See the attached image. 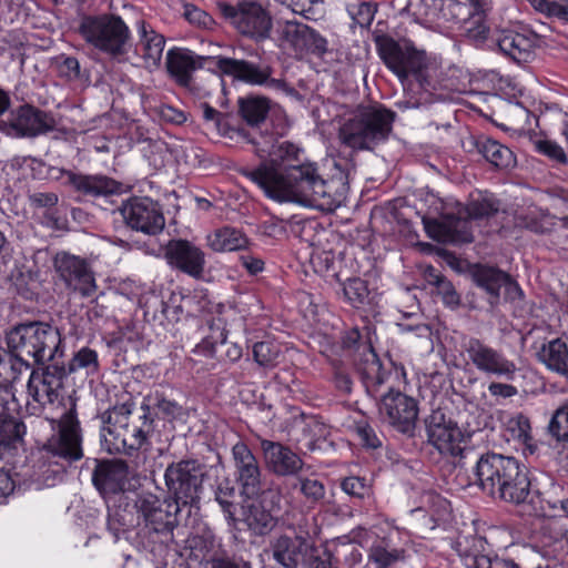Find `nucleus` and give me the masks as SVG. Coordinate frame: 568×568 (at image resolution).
<instances>
[{
  "label": "nucleus",
  "mask_w": 568,
  "mask_h": 568,
  "mask_svg": "<svg viewBox=\"0 0 568 568\" xmlns=\"http://www.w3.org/2000/svg\"><path fill=\"white\" fill-rule=\"evenodd\" d=\"M405 559V550L390 546L385 540L374 542L368 551V561L376 568H389Z\"/></svg>",
  "instance_id": "37998d69"
},
{
  "label": "nucleus",
  "mask_w": 568,
  "mask_h": 568,
  "mask_svg": "<svg viewBox=\"0 0 568 568\" xmlns=\"http://www.w3.org/2000/svg\"><path fill=\"white\" fill-rule=\"evenodd\" d=\"M293 490H298L305 501L310 505H316L325 497L326 489L324 483L314 475H307L301 471L288 485Z\"/></svg>",
  "instance_id": "ea45409f"
},
{
  "label": "nucleus",
  "mask_w": 568,
  "mask_h": 568,
  "mask_svg": "<svg viewBox=\"0 0 568 568\" xmlns=\"http://www.w3.org/2000/svg\"><path fill=\"white\" fill-rule=\"evenodd\" d=\"M530 478L528 470L519 463L516 468L507 477L506 480L500 485L499 491L496 494V498L511 504H523L530 495Z\"/></svg>",
  "instance_id": "2f4dec72"
},
{
  "label": "nucleus",
  "mask_w": 568,
  "mask_h": 568,
  "mask_svg": "<svg viewBox=\"0 0 568 568\" xmlns=\"http://www.w3.org/2000/svg\"><path fill=\"white\" fill-rule=\"evenodd\" d=\"M131 403H123L109 408L101 414V445L109 454L132 455L148 444V436L152 430V420L146 413L141 418V425L130 423L132 414Z\"/></svg>",
  "instance_id": "39448f33"
},
{
  "label": "nucleus",
  "mask_w": 568,
  "mask_h": 568,
  "mask_svg": "<svg viewBox=\"0 0 568 568\" xmlns=\"http://www.w3.org/2000/svg\"><path fill=\"white\" fill-rule=\"evenodd\" d=\"M236 497V489L230 480L224 479L217 485L215 500L222 507L227 520L232 523L235 521Z\"/></svg>",
  "instance_id": "49530a36"
},
{
  "label": "nucleus",
  "mask_w": 568,
  "mask_h": 568,
  "mask_svg": "<svg viewBox=\"0 0 568 568\" xmlns=\"http://www.w3.org/2000/svg\"><path fill=\"white\" fill-rule=\"evenodd\" d=\"M283 37L296 51L317 57L327 52V40L302 22L287 21L283 28Z\"/></svg>",
  "instance_id": "c85d7f7f"
},
{
  "label": "nucleus",
  "mask_w": 568,
  "mask_h": 568,
  "mask_svg": "<svg viewBox=\"0 0 568 568\" xmlns=\"http://www.w3.org/2000/svg\"><path fill=\"white\" fill-rule=\"evenodd\" d=\"M239 113L251 126L264 122L270 112V100L265 97L248 94L237 101Z\"/></svg>",
  "instance_id": "58836bf2"
},
{
  "label": "nucleus",
  "mask_w": 568,
  "mask_h": 568,
  "mask_svg": "<svg viewBox=\"0 0 568 568\" xmlns=\"http://www.w3.org/2000/svg\"><path fill=\"white\" fill-rule=\"evenodd\" d=\"M538 359L549 371L568 379V345L561 338L544 344L538 352Z\"/></svg>",
  "instance_id": "c9c22d12"
},
{
  "label": "nucleus",
  "mask_w": 568,
  "mask_h": 568,
  "mask_svg": "<svg viewBox=\"0 0 568 568\" xmlns=\"http://www.w3.org/2000/svg\"><path fill=\"white\" fill-rule=\"evenodd\" d=\"M57 121L51 113L30 104L19 106L10 120L0 122V131L11 138H36L53 131Z\"/></svg>",
  "instance_id": "a211bd4d"
},
{
  "label": "nucleus",
  "mask_w": 568,
  "mask_h": 568,
  "mask_svg": "<svg viewBox=\"0 0 568 568\" xmlns=\"http://www.w3.org/2000/svg\"><path fill=\"white\" fill-rule=\"evenodd\" d=\"M80 32L87 42L112 57L126 53L131 37L129 27L114 14L85 17Z\"/></svg>",
  "instance_id": "6e6552de"
},
{
  "label": "nucleus",
  "mask_w": 568,
  "mask_h": 568,
  "mask_svg": "<svg viewBox=\"0 0 568 568\" xmlns=\"http://www.w3.org/2000/svg\"><path fill=\"white\" fill-rule=\"evenodd\" d=\"M216 69L233 80L268 90L286 92L288 84L283 79L273 78V68L266 63H255L244 59L214 57Z\"/></svg>",
  "instance_id": "f8f14e48"
},
{
  "label": "nucleus",
  "mask_w": 568,
  "mask_h": 568,
  "mask_svg": "<svg viewBox=\"0 0 568 568\" xmlns=\"http://www.w3.org/2000/svg\"><path fill=\"white\" fill-rule=\"evenodd\" d=\"M282 153L284 163L277 171L264 166L263 172L256 174L264 181L261 190L267 197L325 212L339 206L343 192L334 187V180L324 178L317 162L310 160L303 148L288 145Z\"/></svg>",
  "instance_id": "f257e3e1"
},
{
  "label": "nucleus",
  "mask_w": 568,
  "mask_h": 568,
  "mask_svg": "<svg viewBox=\"0 0 568 568\" xmlns=\"http://www.w3.org/2000/svg\"><path fill=\"white\" fill-rule=\"evenodd\" d=\"M547 430L557 442H568V405H562L555 410Z\"/></svg>",
  "instance_id": "de8ad7c7"
},
{
  "label": "nucleus",
  "mask_w": 568,
  "mask_h": 568,
  "mask_svg": "<svg viewBox=\"0 0 568 568\" xmlns=\"http://www.w3.org/2000/svg\"><path fill=\"white\" fill-rule=\"evenodd\" d=\"M440 1V16L443 19L454 21L456 23H468L481 8L478 3L471 0H439Z\"/></svg>",
  "instance_id": "a19ab883"
},
{
  "label": "nucleus",
  "mask_w": 568,
  "mask_h": 568,
  "mask_svg": "<svg viewBox=\"0 0 568 568\" xmlns=\"http://www.w3.org/2000/svg\"><path fill=\"white\" fill-rule=\"evenodd\" d=\"M376 12V7L371 2H357L348 6V13L362 28L371 26Z\"/></svg>",
  "instance_id": "5fc2aeb1"
},
{
  "label": "nucleus",
  "mask_w": 568,
  "mask_h": 568,
  "mask_svg": "<svg viewBox=\"0 0 568 568\" xmlns=\"http://www.w3.org/2000/svg\"><path fill=\"white\" fill-rule=\"evenodd\" d=\"M133 526L132 517L122 514L119 509L109 513L108 516V529L113 535L114 539L118 540L120 535L126 531Z\"/></svg>",
  "instance_id": "bf43d9fd"
},
{
  "label": "nucleus",
  "mask_w": 568,
  "mask_h": 568,
  "mask_svg": "<svg viewBox=\"0 0 568 568\" xmlns=\"http://www.w3.org/2000/svg\"><path fill=\"white\" fill-rule=\"evenodd\" d=\"M11 356L17 357L20 367L30 368L36 364L61 362L62 338L57 327L43 322H27L13 326L6 336Z\"/></svg>",
  "instance_id": "7ed1b4c3"
},
{
  "label": "nucleus",
  "mask_w": 568,
  "mask_h": 568,
  "mask_svg": "<svg viewBox=\"0 0 568 568\" xmlns=\"http://www.w3.org/2000/svg\"><path fill=\"white\" fill-rule=\"evenodd\" d=\"M221 337V342L217 344L216 342L211 343V353L212 355L224 356L230 362H236L242 357V348L235 343L226 342L224 332L221 331L219 333Z\"/></svg>",
  "instance_id": "6e6d98bb"
},
{
  "label": "nucleus",
  "mask_w": 568,
  "mask_h": 568,
  "mask_svg": "<svg viewBox=\"0 0 568 568\" xmlns=\"http://www.w3.org/2000/svg\"><path fill=\"white\" fill-rule=\"evenodd\" d=\"M548 527L555 530L556 537L552 542H545L541 555L548 558H556L558 552L564 548V537L566 536L567 530L562 528L558 520L550 521Z\"/></svg>",
  "instance_id": "13d9d810"
},
{
  "label": "nucleus",
  "mask_w": 568,
  "mask_h": 568,
  "mask_svg": "<svg viewBox=\"0 0 568 568\" xmlns=\"http://www.w3.org/2000/svg\"><path fill=\"white\" fill-rule=\"evenodd\" d=\"M342 489L349 496L364 498L369 493V487L359 477H346L341 484Z\"/></svg>",
  "instance_id": "338daca9"
},
{
  "label": "nucleus",
  "mask_w": 568,
  "mask_h": 568,
  "mask_svg": "<svg viewBox=\"0 0 568 568\" xmlns=\"http://www.w3.org/2000/svg\"><path fill=\"white\" fill-rule=\"evenodd\" d=\"M239 262L241 266L245 268L250 275H257L264 271V260L260 255L248 252L246 250L242 251V253L240 254Z\"/></svg>",
  "instance_id": "69168bd1"
},
{
  "label": "nucleus",
  "mask_w": 568,
  "mask_h": 568,
  "mask_svg": "<svg viewBox=\"0 0 568 568\" xmlns=\"http://www.w3.org/2000/svg\"><path fill=\"white\" fill-rule=\"evenodd\" d=\"M343 293L354 306L365 304L369 295L367 283L358 277L347 280L343 286Z\"/></svg>",
  "instance_id": "8fccbe9b"
},
{
  "label": "nucleus",
  "mask_w": 568,
  "mask_h": 568,
  "mask_svg": "<svg viewBox=\"0 0 568 568\" xmlns=\"http://www.w3.org/2000/svg\"><path fill=\"white\" fill-rule=\"evenodd\" d=\"M232 458L242 493L248 498L256 496L262 487V469L256 456L245 443L237 442L232 447Z\"/></svg>",
  "instance_id": "4be33fe9"
},
{
  "label": "nucleus",
  "mask_w": 568,
  "mask_h": 568,
  "mask_svg": "<svg viewBox=\"0 0 568 568\" xmlns=\"http://www.w3.org/2000/svg\"><path fill=\"white\" fill-rule=\"evenodd\" d=\"M424 226L429 237L443 243H470L474 236L467 219L444 215L439 220L424 219Z\"/></svg>",
  "instance_id": "a878e982"
},
{
  "label": "nucleus",
  "mask_w": 568,
  "mask_h": 568,
  "mask_svg": "<svg viewBox=\"0 0 568 568\" xmlns=\"http://www.w3.org/2000/svg\"><path fill=\"white\" fill-rule=\"evenodd\" d=\"M206 244L217 253L244 251L250 245V239L242 230L226 225L209 233Z\"/></svg>",
  "instance_id": "72a5a7b5"
},
{
  "label": "nucleus",
  "mask_w": 568,
  "mask_h": 568,
  "mask_svg": "<svg viewBox=\"0 0 568 568\" xmlns=\"http://www.w3.org/2000/svg\"><path fill=\"white\" fill-rule=\"evenodd\" d=\"M428 442L443 455L465 459L474 454L471 448H466L465 436L452 418L442 409H435L425 419Z\"/></svg>",
  "instance_id": "4468645a"
},
{
  "label": "nucleus",
  "mask_w": 568,
  "mask_h": 568,
  "mask_svg": "<svg viewBox=\"0 0 568 568\" xmlns=\"http://www.w3.org/2000/svg\"><path fill=\"white\" fill-rule=\"evenodd\" d=\"M534 34H523L514 31L504 32L497 39L499 50L517 63H526L534 59L536 48Z\"/></svg>",
  "instance_id": "7c9ffc66"
},
{
  "label": "nucleus",
  "mask_w": 568,
  "mask_h": 568,
  "mask_svg": "<svg viewBox=\"0 0 568 568\" xmlns=\"http://www.w3.org/2000/svg\"><path fill=\"white\" fill-rule=\"evenodd\" d=\"M473 541V546L481 544V540L476 537H463L456 541V550L462 558H464L466 568H519L517 564L511 560L500 558H489L480 555L477 548H469L468 544Z\"/></svg>",
  "instance_id": "473e14b6"
},
{
  "label": "nucleus",
  "mask_w": 568,
  "mask_h": 568,
  "mask_svg": "<svg viewBox=\"0 0 568 568\" xmlns=\"http://www.w3.org/2000/svg\"><path fill=\"white\" fill-rule=\"evenodd\" d=\"M538 152L549 156L552 160L565 163L566 154L560 145L549 140H538L535 142Z\"/></svg>",
  "instance_id": "774afa93"
},
{
  "label": "nucleus",
  "mask_w": 568,
  "mask_h": 568,
  "mask_svg": "<svg viewBox=\"0 0 568 568\" xmlns=\"http://www.w3.org/2000/svg\"><path fill=\"white\" fill-rule=\"evenodd\" d=\"M261 450L267 470L277 477L294 479L310 468L297 453L280 442L262 439Z\"/></svg>",
  "instance_id": "412c9836"
},
{
  "label": "nucleus",
  "mask_w": 568,
  "mask_h": 568,
  "mask_svg": "<svg viewBox=\"0 0 568 568\" xmlns=\"http://www.w3.org/2000/svg\"><path fill=\"white\" fill-rule=\"evenodd\" d=\"M70 406L58 419V429L44 444V449L68 462L83 457L82 428L77 413V404L69 398Z\"/></svg>",
  "instance_id": "ddd939ff"
},
{
  "label": "nucleus",
  "mask_w": 568,
  "mask_h": 568,
  "mask_svg": "<svg viewBox=\"0 0 568 568\" xmlns=\"http://www.w3.org/2000/svg\"><path fill=\"white\" fill-rule=\"evenodd\" d=\"M136 31L139 36L136 51L141 53L144 65L148 69L159 68L165 47V38L144 20L136 22Z\"/></svg>",
  "instance_id": "c756f323"
},
{
  "label": "nucleus",
  "mask_w": 568,
  "mask_h": 568,
  "mask_svg": "<svg viewBox=\"0 0 568 568\" xmlns=\"http://www.w3.org/2000/svg\"><path fill=\"white\" fill-rule=\"evenodd\" d=\"M27 427L22 420L0 409V460L23 443Z\"/></svg>",
  "instance_id": "f704fd0d"
},
{
  "label": "nucleus",
  "mask_w": 568,
  "mask_h": 568,
  "mask_svg": "<svg viewBox=\"0 0 568 568\" xmlns=\"http://www.w3.org/2000/svg\"><path fill=\"white\" fill-rule=\"evenodd\" d=\"M395 116V112L382 105L359 106L344 118L338 140L353 151H373L388 140Z\"/></svg>",
  "instance_id": "20e7f679"
},
{
  "label": "nucleus",
  "mask_w": 568,
  "mask_h": 568,
  "mask_svg": "<svg viewBox=\"0 0 568 568\" xmlns=\"http://www.w3.org/2000/svg\"><path fill=\"white\" fill-rule=\"evenodd\" d=\"M304 433L311 438L310 443L307 444V448L313 450L320 447L318 443L321 440H326L327 436L329 435V429L325 424L321 422L311 420L305 425Z\"/></svg>",
  "instance_id": "e2e57ef3"
},
{
  "label": "nucleus",
  "mask_w": 568,
  "mask_h": 568,
  "mask_svg": "<svg viewBox=\"0 0 568 568\" xmlns=\"http://www.w3.org/2000/svg\"><path fill=\"white\" fill-rule=\"evenodd\" d=\"M473 277L477 286L481 287L489 295L491 306L498 304L500 288L507 283V273L487 265H477L473 272Z\"/></svg>",
  "instance_id": "4c0bfd02"
},
{
  "label": "nucleus",
  "mask_w": 568,
  "mask_h": 568,
  "mask_svg": "<svg viewBox=\"0 0 568 568\" xmlns=\"http://www.w3.org/2000/svg\"><path fill=\"white\" fill-rule=\"evenodd\" d=\"M469 363L480 373L513 382L518 372L514 361L506 354L477 337L468 338L463 345Z\"/></svg>",
  "instance_id": "2eb2a0df"
},
{
  "label": "nucleus",
  "mask_w": 568,
  "mask_h": 568,
  "mask_svg": "<svg viewBox=\"0 0 568 568\" xmlns=\"http://www.w3.org/2000/svg\"><path fill=\"white\" fill-rule=\"evenodd\" d=\"M520 462L513 456L496 453L483 454L474 467L475 484L486 495L496 498L500 485Z\"/></svg>",
  "instance_id": "6ab92c4d"
},
{
  "label": "nucleus",
  "mask_w": 568,
  "mask_h": 568,
  "mask_svg": "<svg viewBox=\"0 0 568 568\" xmlns=\"http://www.w3.org/2000/svg\"><path fill=\"white\" fill-rule=\"evenodd\" d=\"M278 355V346L272 342H257L253 346V357L260 366H274Z\"/></svg>",
  "instance_id": "864d4df0"
},
{
  "label": "nucleus",
  "mask_w": 568,
  "mask_h": 568,
  "mask_svg": "<svg viewBox=\"0 0 568 568\" xmlns=\"http://www.w3.org/2000/svg\"><path fill=\"white\" fill-rule=\"evenodd\" d=\"M246 521L250 529L260 536L268 534L276 526L272 509L265 510L255 505L250 506Z\"/></svg>",
  "instance_id": "a18cd8bd"
},
{
  "label": "nucleus",
  "mask_w": 568,
  "mask_h": 568,
  "mask_svg": "<svg viewBox=\"0 0 568 568\" xmlns=\"http://www.w3.org/2000/svg\"><path fill=\"white\" fill-rule=\"evenodd\" d=\"M59 75L69 81L81 79V67L77 58L61 55L58 59Z\"/></svg>",
  "instance_id": "680f3d73"
},
{
  "label": "nucleus",
  "mask_w": 568,
  "mask_h": 568,
  "mask_svg": "<svg viewBox=\"0 0 568 568\" xmlns=\"http://www.w3.org/2000/svg\"><path fill=\"white\" fill-rule=\"evenodd\" d=\"M362 374L367 393L377 398L381 386L386 383L390 374L382 367V363L375 353H369Z\"/></svg>",
  "instance_id": "79ce46f5"
},
{
  "label": "nucleus",
  "mask_w": 568,
  "mask_h": 568,
  "mask_svg": "<svg viewBox=\"0 0 568 568\" xmlns=\"http://www.w3.org/2000/svg\"><path fill=\"white\" fill-rule=\"evenodd\" d=\"M92 481L103 496L123 493L130 486L129 466L121 459L99 462L92 473Z\"/></svg>",
  "instance_id": "393cba45"
},
{
  "label": "nucleus",
  "mask_w": 568,
  "mask_h": 568,
  "mask_svg": "<svg viewBox=\"0 0 568 568\" xmlns=\"http://www.w3.org/2000/svg\"><path fill=\"white\" fill-rule=\"evenodd\" d=\"M207 62H214V57L199 55L189 49L175 47L168 51L165 64L175 82L189 88L193 72L204 68Z\"/></svg>",
  "instance_id": "bb28decb"
},
{
  "label": "nucleus",
  "mask_w": 568,
  "mask_h": 568,
  "mask_svg": "<svg viewBox=\"0 0 568 568\" xmlns=\"http://www.w3.org/2000/svg\"><path fill=\"white\" fill-rule=\"evenodd\" d=\"M155 408L158 414L168 420L181 418L184 409L174 400L166 399L156 395Z\"/></svg>",
  "instance_id": "0e129e2a"
},
{
  "label": "nucleus",
  "mask_w": 568,
  "mask_h": 568,
  "mask_svg": "<svg viewBox=\"0 0 568 568\" xmlns=\"http://www.w3.org/2000/svg\"><path fill=\"white\" fill-rule=\"evenodd\" d=\"M499 211V203L493 197H480L473 200L466 206V213L469 219H484L495 215Z\"/></svg>",
  "instance_id": "3c124183"
},
{
  "label": "nucleus",
  "mask_w": 568,
  "mask_h": 568,
  "mask_svg": "<svg viewBox=\"0 0 568 568\" xmlns=\"http://www.w3.org/2000/svg\"><path fill=\"white\" fill-rule=\"evenodd\" d=\"M62 174L67 178L65 184L84 196H109L123 192V184L106 175H90L65 170L62 171Z\"/></svg>",
  "instance_id": "cd10ccee"
},
{
  "label": "nucleus",
  "mask_w": 568,
  "mask_h": 568,
  "mask_svg": "<svg viewBox=\"0 0 568 568\" xmlns=\"http://www.w3.org/2000/svg\"><path fill=\"white\" fill-rule=\"evenodd\" d=\"M99 369L98 354L95 351L83 347L77 352L65 366V376L78 371H84L87 375L94 374Z\"/></svg>",
  "instance_id": "c03bdc74"
},
{
  "label": "nucleus",
  "mask_w": 568,
  "mask_h": 568,
  "mask_svg": "<svg viewBox=\"0 0 568 568\" xmlns=\"http://www.w3.org/2000/svg\"><path fill=\"white\" fill-rule=\"evenodd\" d=\"M217 9L240 36L255 43L271 38L273 20L271 13L255 0H237L234 3L219 2Z\"/></svg>",
  "instance_id": "0eeeda50"
},
{
  "label": "nucleus",
  "mask_w": 568,
  "mask_h": 568,
  "mask_svg": "<svg viewBox=\"0 0 568 568\" xmlns=\"http://www.w3.org/2000/svg\"><path fill=\"white\" fill-rule=\"evenodd\" d=\"M474 146L486 161L498 169H508L516 163L513 151L496 140L480 136L474 141Z\"/></svg>",
  "instance_id": "e433bc0d"
},
{
  "label": "nucleus",
  "mask_w": 568,
  "mask_h": 568,
  "mask_svg": "<svg viewBox=\"0 0 568 568\" xmlns=\"http://www.w3.org/2000/svg\"><path fill=\"white\" fill-rule=\"evenodd\" d=\"M355 433L364 447L376 449L382 446V439L367 422H357L355 424Z\"/></svg>",
  "instance_id": "052dcab7"
},
{
  "label": "nucleus",
  "mask_w": 568,
  "mask_h": 568,
  "mask_svg": "<svg viewBox=\"0 0 568 568\" xmlns=\"http://www.w3.org/2000/svg\"><path fill=\"white\" fill-rule=\"evenodd\" d=\"M65 377L63 362H53L41 372L32 371L27 384L26 412L30 416H40L48 404H53Z\"/></svg>",
  "instance_id": "9b49d317"
},
{
  "label": "nucleus",
  "mask_w": 568,
  "mask_h": 568,
  "mask_svg": "<svg viewBox=\"0 0 568 568\" xmlns=\"http://www.w3.org/2000/svg\"><path fill=\"white\" fill-rule=\"evenodd\" d=\"M180 503L170 496L160 498L152 493L138 494L133 506L138 525L150 534L172 536L174 529L183 524L184 513L187 515V508Z\"/></svg>",
  "instance_id": "423d86ee"
},
{
  "label": "nucleus",
  "mask_w": 568,
  "mask_h": 568,
  "mask_svg": "<svg viewBox=\"0 0 568 568\" xmlns=\"http://www.w3.org/2000/svg\"><path fill=\"white\" fill-rule=\"evenodd\" d=\"M237 134L246 140L254 146L255 154L263 159V161L256 168H243L240 172L245 178L250 179L253 183H255L260 189L264 185V181L255 178V174L263 172V168H270L274 171L284 163V154L282 151L286 149L288 145H295L292 142L283 141L280 142L274 133L268 132H257L256 134H251L244 129H237Z\"/></svg>",
  "instance_id": "dca6fc26"
},
{
  "label": "nucleus",
  "mask_w": 568,
  "mask_h": 568,
  "mask_svg": "<svg viewBox=\"0 0 568 568\" xmlns=\"http://www.w3.org/2000/svg\"><path fill=\"white\" fill-rule=\"evenodd\" d=\"M164 256L172 267L194 278H201L205 267L204 252L187 240H171Z\"/></svg>",
  "instance_id": "5701e85b"
},
{
  "label": "nucleus",
  "mask_w": 568,
  "mask_h": 568,
  "mask_svg": "<svg viewBox=\"0 0 568 568\" xmlns=\"http://www.w3.org/2000/svg\"><path fill=\"white\" fill-rule=\"evenodd\" d=\"M465 32L468 38L475 41H483L487 38L489 32L488 27L485 24V13L480 9L473 16L468 23L464 24Z\"/></svg>",
  "instance_id": "4d7b16f0"
},
{
  "label": "nucleus",
  "mask_w": 568,
  "mask_h": 568,
  "mask_svg": "<svg viewBox=\"0 0 568 568\" xmlns=\"http://www.w3.org/2000/svg\"><path fill=\"white\" fill-rule=\"evenodd\" d=\"M375 44L382 61L404 87V95L396 102L398 109H418L432 103L434 85L426 71L424 51L410 43L400 44L385 34L377 36Z\"/></svg>",
  "instance_id": "f03ea898"
},
{
  "label": "nucleus",
  "mask_w": 568,
  "mask_h": 568,
  "mask_svg": "<svg viewBox=\"0 0 568 568\" xmlns=\"http://www.w3.org/2000/svg\"><path fill=\"white\" fill-rule=\"evenodd\" d=\"M204 477L205 466L196 459L171 463L164 471L169 496L187 508V516L200 499Z\"/></svg>",
  "instance_id": "1a4fd4ad"
},
{
  "label": "nucleus",
  "mask_w": 568,
  "mask_h": 568,
  "mask_svg": "<svg viewBox=\"0 0 568 568\" xmlns=\"http://www.w3.org/2000/svg\"><path fill=\"white\" fill-rule=\"evenodd\" d=\"M307 540L297 535L275 534L264 552L281 568H297L307 556Z\"/></svg>",
  "instance_id": "b1692460"
},
{
  "label": "nucleus",
  "mask_w": 568,
  "mask_h": 568,
  "mask_svg": "<svg viewBox=\"0 0 568 568\" xmlns=\"http://www.w3.org/2000/svg\"><path fill=\"white\" fill-rule=\"evenodd\" d=\"M509 429L518 440L526 445L531 454L536 450L537 446L532 443L530 420L527 416L518 414L513 417L509 420Z\"/></svg>",
  "instance_id": "09e8293b"
},
{
  "label": "nucleus",
  "mask_w": 568,
  "mask_h": 568,
  "mask_svg": "<svg viewBox=\"0 0 568 568\" xmlns=\"http://www.w3.org/2000/svg\"><path fill=\"white\" fill-rule=\"evenodd\" d=\"M378 400L381 417L396 430L413 436L418 417L417 402L393 388L381 395Z\"/></svg>",
  "instance_id": "f3484780"
},
{
  "label": "nucleus",
  "mask_w": 568,
  "mask_h": 568,
  "mask_svg": "<svg viewBox=\"0 0 568 568\" xmlns=\"http://www.w3.org/2000/svg\"><path fill=\"white\" fill-rule=\"evenodd\" d=\"M438 0H410L407 4V10L420 21H433L439 17L440 11H437Z\"/></svg>",
  "instance_id": "603ef678"
},
{
  "label": "nucleus",
  "mask_w": 568,
  "mask_h": 568,
  "mask_svg": "<svg viewBox=\"0 0 568 568\" xmlns=\"http://www.w3.org/2000/svg\"><path fill=\"white\" fill-rule=\"evenodd\" d=\"M53 271L65 290L83 298L92 297L98 284L91 262L67 251L57 252L52 258Z\"/></svg>",
  "instance_id": "9d476101"
},
{
  "label": "nucleus",
  "mask_w": 568,
  "mask_h": 568,
  "mask_svg": "<svg viewBox=\"0 0 568 568\" xmlns=\"http://www.w3.org/2000/svg\"><path fill=\"white\" fill-rule=\"evenodd\" d=\"M121 214L132 230L149 235L160 233L164 227V216L156 202L150 197H131L120 209Z\"/></svg>",
  "instance_id": "aec40b11"
}]
</instances>
